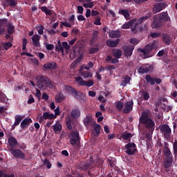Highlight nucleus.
I'll return each mask as SVG.
<instances>
[{
	"instance_id": "nucleus-1",
	"label": "nucleus",
	"mask_w": 177,
	"mask_h": 177,
	"mask_svg": "<svg viewBox=\"0 0 177 177\" xmlns=\"http://www.w3.org/2000/svg\"><path fill=\"white\" fill-rule=\"evenodd\" d=\"M140 122L145 125V128L150 132V133L154 132V129H156V122H154V120H153L151 118L149 117V113H147V112L142 113L140 118Z\"/></svg>"
},
{
	"instance_id": "nucleus-2",
	"label": "nucleus",
	"mask_w": 177,
	"mask_h": 177,
	"mask_svg": "<svg viewBox=\"0 0 177 177\" xmlns=\"http://www.w3.org/2000/svg\"><path fill=\"white\" fill-rule=\"evenodd\" d=\"M147 19H149L148 16L142 17L138 19H133L130 20L129 21H128L127 23L124 24L122 26V28L123 30H128V28H131V27H133V28H131V31L133 32H135V31H136V29L138 28L139 24H142V23H143V21H146V20H147Z\"/></svg>"
},
{
	"instance_id": "nucleus-3",
	"label": "nucleus",
	"mask_w": 177,
	"mask_h": 177,
	"mask_svg": "<svg viewBox=\"0 0 177 177\" xmlns=\"http://www.w3.org/2000/svg\"><path fill=\"white\" fill-rule=\"evenodd\" d=\"M64 91L68 93V95H71L77 100H82L84 99V94L82 92L77 91V89L70 85H65Z\"/></svg>"
},
{
	"instance_id": "nucleus-4",
	"label": "nucleus",
	"mask_w": 177,
	"mask_h": 177,
	"mask_svg": "<svg viewBox=\"0 0 177 177\" xmlns=\"http://www.w3.org/2000/svg\"><path fill=\"white\" fill-rule=\"evenodd\" d=\"M159 129L160 131V133L163 135L164 138L165 139H167V140H169L171 139V135L172 134V130L171 129V127H169V125L167 124H160L159 125Z\"/></svg>"
},
{
	"instance_id": "nucleus-5",
	"label": "nucleus",
	"mask_w": 177,
	"mask_h": 177,
	"mask_svg": "<svg viewBox=\"0 0 177 177\" xmlns=\"http://www.w3.org/2000/svg\"><path fill=\"white\" fill-rule=\"evenodd\" d=\"M153 48L154 46L153 45L147 44L145 46L144 48H138V52H140V53H142L145 59H147L153 56L152 55H150V53L151 50H153Z\"/></svg>"
},
{
	"instance_id": "nucleus-6",
	"label": "nucleus",
	"mask_w": 177,
	"mask_h": 177,
	"mask_svg": "<svg viewBox=\"0 0 177 177\" xmlns=\"http://www.w3.org/2000/svg\"><path fill=\"white\" fill-rule=\"evenodd\" d=\"M75 82H77L80 86L91 87L93 86V85L95 84V82H93V80H89L88 81H85L81 77H75Z\"/></svg>"
},
{
	"instance_id": "nucleus-7",
	"label": "nucleus",
	"mask_w": 177,
	"mask_h": 177,
	"mask_svg": "<svg viewBox=\"0 0 177 177\" xmlns=\"http://www.w3.org/2000/svg\"><path fill=\"white\" fill-rule=\"evenodd\" d=\"M124 147L126 149L125 153L126 154H128V156H133L136 154V151H138L136 144H135V142H129Z\"/></svg>"
},
{
	"instance_id": "nucleus-8",
	"label": "nucleus",
	"mask_w": 177,
	"mask_h": 177,
	"mask_svg": "<svg viewBox=\"0 0 177 177\" xmlns=\"http://www.w3.org/2000/svg\"><path fill=\"white\" fill-rule=\"evenodd\" d=\"M71 140L70 143L72 145V146H80V133L77 131H73L71 133Z\"/></svg>"
},
{
	"instance_id": "nucleus-9",
	"label": "nucleus",
	"mask_w": 177,
	"mask_h": 177,
	"mask_svg": "<svg viewBox=\"0 0 177 177\" xmlns=\"http://www.w3.org/2000/svg\"><path fill=\"white\" fill-rule=\"evenodd\" d=\"M137 71L139 74H147L153 71V66L149 64H144L138 68Z\"/></svg>"
},
{
	"instance_id": "nucleus-10",
	"label": "nucleus",
	"mask_w": 177,
	"mask_h": 177,
	"mask_svg": "<svg viewBox=\"0 0 177 177\" xmlns=\"http://www.w3.org/2000/svg\"><path fill=\"white\" fill-rule=\"evenodd\" d=\"M11 154L15 157V158H20L24 160L26 158V155L19 149L10 148Z\"/></svg>"
},
{
	"instance_id": "nucleus-11",
	"label": "nucleus",
	"mask_w": 177,
	"mask_h": 177,
	"mask_svg": "<svg viewBox=\"0 0 177 177\" xmlns=\"http://www.w3.org/2000/svg\"><path fill=\"white\" fill-rule=\"evenodd\" d=\"M122 49L124 50V55H126L127 57H131L132 53H133L135 46L132 45L123 46Z\"/></svg>"
},
{
	"instance_id": "nucleus-12",
	"label": "nucleus",
	"mask_w": 177,
	"mask_h": 177,
	"mask_svg": "<svg viewBox=\"0 0 177 177\" xmlns=\"http://www.w3.org/2000/svg\"><path fill=\"white\" fill-rule=\"evenodd\" d=\"M48 77L44 75H37L35 78L37 81V87L39 89H44V82L45 83Z\"/></svg>"
},
{
	"instance_id": "nucleus-13",
	"label": "nucleus",
	"mask_w": 177,
	"mask_h": 177,
	"mask_svg": "<svg viewBox=\"0 0 177 177\" xmlns=\"http://www.w3.org/2000/svg\"><path fill=\"white\" fill-rule=\"evenodd\" d=\"M145 80L147 82H149L150 85H154V84H157L158 85H160V84L162 82L161 79L160 78H153L151 75H147L145 76Z\"/></svg>"
},
{
	"instance_id": "nucleus-14",
	"label": "nucleus",
	"mask_w": 177,
	"mask_h": 177,
	"mask_svg": "<svg viewBox=\"0 0 177 177\" xmlns=\"http://www.w3.org/2000/svg\"><path fill=\"white\" fill-rule=\"evenodd\" d=\"M162 23V21H171V17L168 16V12H162L155 15Z\"/></svg>"
},
{
	"instance_id": "nucleus-15",
	"label": "nucleus",
	"mask_w": 177,
	"mask_h": 177,
	"mask_svg": "<svg viewBox=\"0 0 177 177\" xmlns=\"http://www.w3.org/2000/svg\"><path fill=\"white\" fill-rule=\"evenodd\" d=\"M124 109H123L124 114H129L133 110V101L127 102L124 104Z\"/></svg>"
},
{
	"instance_id": "nucleus-16",
	"label": "nucleus",
	"mask_w": 177,
	"mask_h": 177,
	"mask_svg": "<svg viewBox=\"0 0 177 177\" xmlns=\"http://www.w3.org/2000/svg\"><path fill=\"white\" fill-rule=\"evenodd\" d=\"M43 67L45 68V70L52 71L53 70H56V68H57V63L55 62H48L44 64Z\"/></svg>"
},
{
	"instance_id": "nucleus-17",
	"label": "nucleus",
	"mask_w": 177,
	"mask_h": 177,
	"mask_svg": "<svg viewBox=\"0 0 177 177\" xmlns=\"http://www.w3.org/2000/svg\"><path fill=\"white\" fill-rule=\"evenodd\" d=\"M41 36L39 35L36 34L32 37V41L35 48H41V43L39 42Z\"/></svg>"
},
{
	"instance_id": "nucleus-18",
	"label": "nucleus",
	"mask_w": 177,
	"mask_h": 177,
	"mask_svg": "<svg viewBox=\"0 0 177 177\" xmlns=\"http://www.w3.org/2000/svg\"><path fill=\"white\" fill-rule=\"evenodd\" d=\"M17 0H4L3 5L5 8H8V6H10V8H15L17 6Z\"/></svg>"
},
{
	"instance_id": "nucleus-19",
	"label": "nucleus",
	"mask_w": 177,
	"mask_h": 177,
	"mask_svg": "<svg viewBox=\"0 0 177 177\" xmlns=\"http://www.w3.org/2000/svg\"><path fill=\"white\" fill-rule=\"evenodd\" d=\"M162 24V22L155 15L153 17V19L151 25V27L153 28H160Z\"/></svg>"
},
{
	"instance_id": "nucleus-20",
	"label": "nucleus",
	"mask_w": 177,
	"mask_h": 177,
	"mask_svg": "<svg viewBox=\"0 0 177 177\" xmlns=\"http://www.w3.org/2000/svg\"><path fill=\"white\" fill-rule=\"evenodd\" d=\"M32 120H31V118H26L21 121L20 127L22 129H25V128H28V125H30V124H32Z\"/></svg>"
},
{
	"instance_id": "nucleus-21",
	"label": "nucleus",
	"mask_w": 177,
	"mask_h": 177,
	"mask_svg": "<svg viewBox=\"0 0 177 177\" xmlns=\"http://www.w3.org/2000/svg\"><path fill=\"white\" fill-rule=\"evenodd\" d=\"M173 161H174V158L172 157L165 158L163 162L164 168H171V167H172Z\"/></svg>"
},
{
	"instance_id": "nucleus-22",
	"label": "nucleus",
	"mask_w": 177,
	"mask_h": 177,
	"mask_svg": "<svg viewBox=\"0 0 177 177\" xmlns=\"http://www.w3.org/2000/svg\"><path fill=\"white\" fill-rule=\"evenodd\" d=\"M165 5V3H156L153 8V13L156 14V13H158L159 12H161V10H162Z\"/></svg>"
},
{
	"instance_id": "nucleus-23",
	"label": "nucleus",
	"mask_w": 177,
	"mask_h": 177,
	"mask_svg": "<svg viewBox=\"0 0 177 177\" xmlns=\"http://www.w3.org/2000/svg\"><path fill=\"white\" fill-rule=\"evenodd\" d=\"M71 115L74 120H78L81 117V111L79 109H74L72 110Z\"/></svg>"
},
{
	"instance_id": "nucleus-24",
	"label": "nucleus",
	"mask_w": 177,
	"mask_h": 177,
	"mask_svg": "<svg viewBox=\"0 0 177 177\" xmlns=\"http://www.w3.org/2000/svg\"><path fill=\"white\" fill-rule=\"evenodd\" d=\"M8 142L9 143V146H10L11 149H15L17 145H19V142H17V140L15 137H10L8 139Z\"/></svg>"
},
{
	"instance_id": "nucleus-25",
	"label": "nucleus",
	"mask_w": 177,
	"mask_h": 177,
	"mask_svg": "<svg viewBox=\"0 0 177 177\" xmlns=\"http://www.w3.org/2000/svg\"><path fill=\"white\" fill-rule=\"evenodd\" d=\"M118 44H120V39H116L115 41L107 40L106 42V44L107 46H109V48H117Z\"/></svg>"
},
{
	"instance_id": "nucleus-26",
	"label": "nucleus",
	"mask_w": 177,
	"mask_h": 177,
	"mask_svg": "<svg viewBox=\"0 0 177 177\" xmlns=\"http://www.w3.org/2000/svg\"><path fill=\"white\" fill-rule=\"evenodd\" d=\"M53 129L55 135H59L62 132V124L60 122H57L55 125L53 126Z\"/></svg>"
},
{
	"instance_id": "nucleus-27",
	"label": "nucleus",
	"mask_w": 177,
	"mask_h": 177,
	"mask_svg": "<svg viewBox=\"0 0 177 177\" xmlns=\"http://www.w3.org/2000/svg\"><path fill=\"white\" fill-rule=\"evenodd\" d=\"M55 99L56 103H62V102L66 99V96H64V94L60 91L55 95Z\"/></svg>"
},
{
	"instance_id": "nucleus-28",
	"label": "nucleus",
	"mask_w": 177,
	"mask_h": 177,
	"mask_svg": "<svg viewBox=\"0 0 177 177\" xmlns=\"http://www.w3.org/2000/svg\"><path fill=\"white\" fill-rule=\"evenodd\" d=\"M109 38H120L121 37V32L120 30H112L109 34Z\"/></svg>"
},
{
	"instance_id": "nucleus-29",
	"label": "nucleus",
	"mask_w": 177,
	"mask_h": 177,
	"mask_svg": "<svg viewBox=\"0 0 177 177\" xmlns=\"http://www.w3.org/2000/svg\"><path fill=\"white\" fill-rule=\"evenodd\" d=\"M23 118H24V117L23 115H16L15 117L14 126L17 127V126L20 125V122H21L23 121Z\"/></svg>"
},
{
	"instance_id": "nucleus-30",
	"label": "nucleus",
	"mask_w": 177,
	"mask_h": 177,
	"mask_svg": "<svg viewBox=\"0 0 177 177\" xmlns=\"http://www.w3.org/2000/svg\"><path fill=\"white\" fill-rule=\"evenodd\" d=\"M162 39L166 45H171V37H169V35L165 33L162 34Z\"/></svg>"
},
{
	"instance_id": "nucleus-31",
	"label": "nucleus",
	"mask_w": 177,
	"mask_h": 177,
	"mask_svg": "<svg viewBox=\"0 0 177 177\" xmlns=\"http://www.w3.org/2000/svg\"><path fill=\"white\" fill-rule=\"evenodd\" d=\"M80 75H82V77H83L84 79L92 78V77H93L92 72H89L88 71H82L80 72Z\"/></svg>"
},
{
	"instance_id": "nucleus-32",
	"label": "nucleus",
	"mask_w": 177,
	"mask_h": 177,
	"mask_svg": "<svg viewBox=\"0 0 177 177\" xmlns=\"http://www.w3.org/2000/svg\"><path fill=\"white\" fill-rule=\"evenodd\" d=\"M92 121H93V119L92 118V116L91 115H86V118L84 119V124L85 127H88L91 124H92Z\"/></svg>"
},
{
	"instance_id": "nucleus-33",
	"label": "nucleus",
	"mask_w": 177,
	"mask_h": 177,
	"mask_svg": "<svg viewBox=\"0 0 177 177\" xmlns=\"http://www.w3.org/2000/svg\"><path fill=\"white\" fill-rule=\"evenodd\" d=\"M106 63H111L112 64H115L120 62L118 58H113L111 55H108L106 58Z\"/></svg>"
},
{
	"instance_id": "nucleus-34",
	"label": "nucleus",
	"mask_w": 177,
	"mask_h": 177,
	"mask_svg": "<svg viewBox=\"0 0 177 177\" xmlns=\"http://www.w3.org/2000/svg\"><path fill=\"white\" fill-rule=\"evenodd\" d=\"M93 167H95V164H93V162H87L86 165L81 167L80 169L81 171H86L88 169H91V168H93Z\"/></svg>"
},
{
	"instance_id": "nucleus-35",
	"label": "nucleus",
	"mask_w": 177,
	"mask_h": 177,
	"mask_svg": "<svg viewBox=\"0 0 177 177\" xmlns=\"http://www.w3.org/2000/svg\"><path fill=\"white\" fill-rule=\"evenodd\" d=\"M163 154L165 156L166 158L171 157L174 158L172 156V153H171V149H169V147L165 146L163 148Z\"/></svg>"
},
{
	"instance_id": "nucleus-36",
	"label": "nucleus",
	"mask_w": 177,
	"mask_h": 177,
	"mask_svg": "<svg viewBox=\"0 0 177 177\" xmlns=\"http://www.w3.org/2000/svg\"><path fill=\"white\" fill-rule=\"evenodd\" d=\"M131 80H132V78H131V77L129 75L124 76L123 80L120 83L121 86H127V84H131Z\"/></svg>"
},
{
	"instance_id": "nucleus-37",
	"label": "nucleus",
	"mask_w": 177,
	"mask_h": 177,
	"mask_svg": "<svg viewBox=\"0 0 177 177\" xmlns=\"http://www.w3.org/2000/svg\"><path fill=\"white\" fill-rule=\"evenodd\" d=\"M107 160L109 164V167H111V168L115 167V164H117V162L115 161V158L112 157H109Z\"/></svg>"
},
{
	"instance_id": "nucleus-38",
	"label": "nucleus",
	"mask_w": 177,
	"mask_h": 177,
	"mask_svg": "<svg viewBox=\"0 0 177 177\" xmlns=\"http://www.w3.org/2000/svg\"><path fill=\"white\" fill-rule=\"evenodd\" d=\"M7 32L8 34H15V26L11 23L7 24Z\"/></svg>"
},
{
	"instance_id": "nucleus-39",
	"label": "nucleus",
	"mask_w": 177,
	"mask_h": 177,
	"mask_svg": "<svg viewBox=\"0 0 177 177\" xmlns=\"http://www.w3.org/2000/svg\"><path fill=\"white\" fill-rule=\"evenodd\" d=\"M44 84H46V86L47 88H55V82H52V80H49L48 77H47Z\"/></svg>"
},
{
	"instance_id": "nucleus-40",
	"label": "nucleus",
	"mask_w": 177,
	"mask_h": 177,
	"mask_svg": "<svg viewBox=\"0 0 177 177\" xmlns=\"http://www.w3.org/2000/svg\"><path fill=\"white\" fill-rule=\"evenodd\" d=\"M113 56L116 59H120L121 56H122V50L120 49H115L113 50Z\"/></svg>"
},
{
	"instance_id": "nucleus-41",
	"label": "nucleus",
	"mask_w": 177,
	"mask_h": 177,
	"mask_svg": "<svg viewBox=\"0 0 177 177\" xmlns=\"http://www.w3.org/2000/svg\"><path fill=\"white\" fill-rule=\"evenodd\" d=\"M43 117L44 120H53V118H55V115L53 113H49V112H44L43 113Z\"/></svg>"
},
{
	"instance_id": "nucleus-42",
	"label": "nucleus",
	"mask_w": 177,
	"mask_h": 177,
	"mask_svg": "<svg viewBox=\"0 0 177 177\" xmlns=\"http://www.w3.org/2000/svg\"><path fill=\"white\" fill-rule=\"evenodd\" d=\"M3 49H5V50H9V49H10V48H12V46H13V44H12V42L9 41V42H3L1 44Z\"/></svg>"
},
{
	"instance_id": "nucleus-43",
	"label": "nucleus",
	"mask_w": 177,
	"mask_h": 177,
	"mask_svg": "<svg viewBox=\"0 0 177 177\" xmlns=\"http://www.w3.org/2000/svg\"><path fill=\"white\" fill-rule=\"evenodd\" d=\"M119 14L122 15V16H124V17H125L126 19H129L130 17L128 10H121L119 11Z\"/></svg>"
},
{
	"instance_id": "nucleus-44",
	"label": "nucleus",
	"mask_w": 177,
	"mask_h": 177,
	"mask_svg": "<svg viewBox=\"0 0 177 177\" xmlns=\"http://www.w3.org/2000/svg\"><path fill=\"white\" fill-rule=\"evenodd\" d=\"M62 48L65 49L66 53H68V52H70V45H68L67 41L62 42Z\"/></svg>"
},
{
	"instance_id": "nucleus-45",
	"label": "nucleus",
	"mask_w": 177,
	"mask_h": 177,
	"mask_svg": "<svg viewBox=\"0 0 177 177\" xmlns=\"http://www.w3.org/2000/svg\"><path fill=\"white\" fill-rule=\"evenodd\" d=\"M115 107L117 109V110H119V111H121V110H122V109H124V103H122V102H116L115 104Z\"/></svg>"
},
{
	"instance_id": "nucleus-46",
	"label": "nucleus",
	"mask_w": 177,
	"mask_h": 177,
	"mask_svg": "<svg viewBox=\"0 0 177 177\" xmlns=\"http://www.w3.org/2000/svg\"><path fill=\"white\" fill-rule=\"evenodd\" d=\"M101 126L100 124H97L96 123H95L94 124V131H95V133H97V135H100V129H101Z\"/></svg>"
},
{
	"instance_id": "nucleus-47",
	"label": "nucleus",
	"mask_w": 177,
	"mask_h": 177,
	"mask_svg": "<svg viewBox=\"0 0 177 177\" xmlns=\"http://www.w3.org/2000/svg\"><path fill=\"white\" fill-rule=\"evenodd\" d=\"M122 138L124 140H128V139L132 138V134L131 133H124L122 135Z\"/></svg>"
},
{
	"instance_id": "nucleus-48",
	"label": "nucleus",
	"mask_w": 177,
	"mask_h": 177,
	"mask_svg": "<svg viewBox=\"0 0 177 177\" xmlns=\"http://www.w3.org/2000/svg\"><path fill=\"white\" fill-rule=\"evenodd\" d=\"M126 2H135L136 5H140L142 2H147L149 0H124Z\"/></svg>"
},
{
	"instance_id": "nucleus-49",
	"label": "nucleus",
	"mask_w": 177,
	"mask_h": 177,
	"mask_svg": "<svg viewBox=\"0 0 177 177\" xmlns=\"http://www.w3.org/2000/svg\"><path fill=\"white\" fill-rule=\"evenodd\" d=\"M6 24H8V19L4 18L0 19V28H2V27H5Z\"/></svg>"
},
{
	"instance_id": "nucleus-50",
	"label": "nucleus",
	"mask_w": 177,
	"mask_h": 177,
	"mask_svg": "<svg viewBox=\"0 0 177 177\" xmlns=\"http://www.w3.org/2000/svg\"><path fill=\"white\" fill-rule=\"evenodd\" d=\"M84 70H91V68H93V64L92 62H89L88 64L83 66Z\"/></svg>"
},
{
	"instance_id": "nucleus-51",
	"label": "nucleus",
	"mask_w": 177,
	"mask_h": 177,
	"mask_svg": "<svg viewBox=\"0 0 177 177\" xmlns=\"http://www.w3.org/2000/svg\"><path fill=\"white\" fill-rule=\"evenodd\" d=\"M99 52V48L97 47L91 48L89 50L90 55H95V53H97Z\"/></svg>"
},
{
	"instance_id": "nucleus-52",
	"label": "nucleus",
	"mask_w": 177,
	"mask_h": 177,
	"mask_svg": "<svg viewBox=\"0 0 177 177\" xmlns=\"http://www.w3.org/2000/svg\"><path fill=\"white\" fill-rule=\"evenodd\" d=\"M173 150H174V156L176 157L177 156V140H175L173 143Z\"/></svg>"
},
{
	"instance_id": "nucleus-53",
	"label": "nucleus",
	"mask_w": 177,
	"mask_h": 177,
	"mask_svg": "<svg viewBox=\"0 0 177 177\" xmlns=\"http://www.w3.org/2000/svg\"><path fill=\"white\" fill-rule=\"evenodd\" d=\"M44 165L46 166L48 169H50L52 168V163H50L48 159H45L44 160Z\"/></svg>"
},
{
	"instance_id": "nucleus-54",
	"label": "nucleus",
	"mask_w": 177,
	"mask_h": 177,
	"mask_svg": "<svg viewBox=\"0 0 177 177\" xmlns=\"http://www.w3.org/2000/svg\"><path fill=\"white\" fill-rule=\"evenodd\" d=\"M83 6H84V8H93L94 4H93V1H88V3H84L83 4Z\"/></svg>"
},
{
	"instance_id": "nucleus-55",
	"label": "nucleus",
	"mask_w": 177,
	"mask_h": 177,
	"mask_svg": "<svg viewBox=\"0 0 177 177\" xmlns=\"http://www.w3.org/2000/svg\"><path fill=\"white\" fill-rule=\"evenodd\" d=\"M63 26H64V27H68V28H71V27H73L71 24H69L67 21L62 22L61 23V28L63 27Z\"/></svg>"
},
{
	"instance_id": "nucleus-56",
	"label": "nucleus",
	"mask_w": 177,
	"mask_h": 177,
	"mask_svg": "<svg viewBox=\"0 0 177 177\" xmlns=\"http://www.w3.org/2000/svg\"><path fill=\"white\" fill-rule=\"evenodd\" d=\"M5 38L6 39H8L10 42H12V41H13V35L9 33L6 34Z\"/></svg>"
},
{
	"instance_id": "nucleus-57",
	"label": "nucleus",
	"mask_w": 177,
	"mask_h": 177,
	"mask_svg": "<svg viewBox=\"0 0 177 177\" xmlns=\"http://www.w3.org/2000/svg\"><path fill=\"white\" fill-rule=\"evenodd\" d=\"M142 97L143 100L147 101L149 99H150V94H149L147 92H144Z\"/></svg>"
},
{
	"instance_id": "nucleus-58",
	"label": "nucleus",
	"mask_w": 177,
	"mask_h": 177,
	"mask_svg": "<svg viewBox=\"0 0 177 177\" xmlns=\"http://www.w3.org/2000/svg\"><path fill=\"white\" fill-rule=\"evenodd\" d=\"M54 48H55V46L53 44H46V49L47 50H53Z\"/></svg>"
},
{
	"instance_id": "nucleus-59",
	"label": "nucleus",
	"mask_w": 177,
	"mask_h": 177,
	"mask_svg": "<svg viewBox=\"0 0 177 177\" xmlns=\"http://www.w3.org/2000/svg\"><path fill=\"white\" fill-rule=\"evenodd\" d=\"M130 44H132L133 45H138L139 44V40L136 38H131L130 39Z\"/></svg>"
},
{
	"instance_id": "nucleus-60",
	"label": "nucleus",
	"mask_w": 177,
	"mask_h": 177,
	"mask_svg": "<svg viewBox=\"0 0 177 177\" xmlns=\"http://www.w3.org/2000/svg\"><path fill=\"white\" fill-rule=\"evenodd\" d=\"M106 71H111V70H115V66L114 65H108L105 67Z\"/></svg>"
},
{
	"instance_id": "nucleus-61",
	"label": "nucleus",
	"mask_w": 177,
	"mask_h": 177,
	"mask_svg": "<svg viewBox=\"0 0 177 177\" xmlns=\"http://www.w3.org/2000/svg\"><path fill=\"white\" fill-rule=\"evenodd\" d=\"M45 29V28L44 27V26H40V27L39 28L38 30V34L39 35H44V30Z\"/></svg>"
},
{
	"instance_id": "nucleus-62",
	"label": "nucleus",
	"mask_w": 177,
	"mask_h": 177,
	"mask_svg": "<svg viewBox=\"0 0 177 177\" xmlns=\"http://www.w3.org/2000/svg\"><path fill=\"white\" fill-rule=\"evenodd\" d=\"M5 100H6V95L4 94L0 95V102L5 103Z\"/></svg>"
},
{
	"instance_id": "nucleus-63",
	"label": "nucleus",
	"mask_w": 177,
	"mask_h": 177,
	"mask_svg": "<svg viewBox=\"0 0 177 177\" xmlns=\"http://www.w3.org/2000/svg\"><path fill=\"white\" fill-rule=\"evenodd\" d=\"M151 38H159L160 33L152 32V33H151Z\"/></svg>"
},
{
	"instance_id": "nucleus-64",
	"label": "nucleus",
	"mask_w": 177,
	"mask_h": 177,
	"mask_svg": "<svg viewBox=\"0 0 177 177\" xmlns=\"http://www.w3.org/2000/svg\"><path fill=\"white\" fill-rule=\"evenodd\" d=\"M55 50H57L58 52H63V47L62 46V45H57L55 47Z\"/></svg>"
}]
</instances>
